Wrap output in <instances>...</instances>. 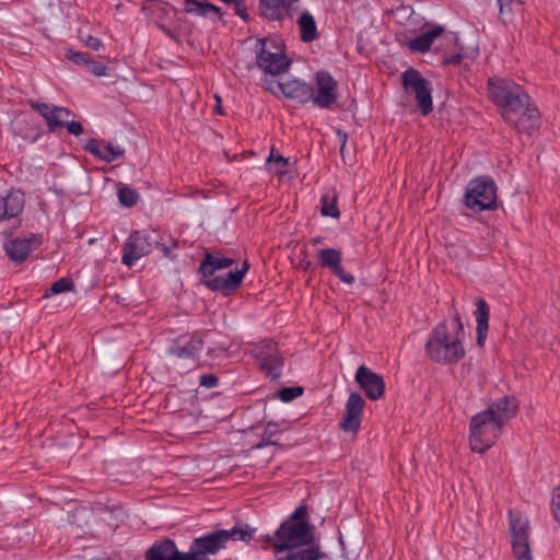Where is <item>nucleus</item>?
Listing matches in <instances>:
<instances>
[{
	"label": "nucleus",
	"mask_w": 560,
	"mask_h": 560,
	"mask_svg": "<svg viewBox=\"0 0 560 560\" xmlns=\"http://www.w3.org/2000/svg\"><path fill=\"white\" fill-rule=\"evenodd\" d=\"M477 320V345L482 347L487 338L489 307L485 300L479 299L477 302V310L475 312Z\"/></svg>",
	"instance_id": "27"
},
{
	"label": "nucleus",
	"mask_w": 560,
	"mask_h": 560,
	"mask_svg": "<svg viewBox=\"0 0 560 560\" xmlns=\"http://www.w3.org/2000/svg\"><path fill=\"white\" fill-rule=\"evenodd\" d=\"M316 94L313 92V101L315 106L320 108H329L337 102V82L326 71L316 73Z\"/></svg>",
	"instance_id": "12"
},
{
	"label": "nucleus",
	"mask_w": 560,
	"mask_h": 560,
	"mask_svg": "<svg viewBox=\"0 0 560 560\" xmlns=\"http://www.w3.org/2000/svg\"><path fill=\"white\" fill-rule=\"evenodd\" d=\"M158 26L170 37L173 38V33L170 28L165 27L164 25L158 24Z\"/></svg>",
	"instance_id": "57"
},
{
	"label": "nucleus",
	"mask_w": 560,
	"mask_h": 560,
	"mask_svg": "<svg viewBox=\"0 0 560 560\" xmlns=\"http://www.w3.org/2000/svg\"><path fill=\"white\" fill-rule=\"evenodd\" d=\"M280 163L282 167H284L288 164V159L283 158L282 155H275L273 150H271L270 155L267 158L266 163L270 167V164L272 162Z\"/></svg>",
	"instance_id": "51"
},
{
	"label": "nucleus",
	"mask_w": 560,
	"mask_h": 560,
	"mask_svg": "<svg viewBox=\"0 0 560 560\" xmlns=\"http://www.w3.org/2000/svg\"><path fill=\"white\" fill-rule=\"evenodd\" d=\"M510 126L518 132L532 133L539 127V112L532 103H527L518 109V115L506 116L505 120Z\"/></svg>",
	"instance_id": "14"
},
{
	"label": "nucleus",
	"mask_w": 560,
	"mask_h": 560,
	"mask_svg": "<svg viewBox=\"0 0 560 560\" xmlns=\"http://www.w3.org/2000/svg\"><path fill=\"white\" fill-rule=\"evenodd\" d=\"M502 425L486 410L477 413L470 421L469 443L474 452L483 453L500 436Z\"/></svg>",
	"instance_id": "5"
},
{
	"label": "nucleus",
	"mask_w": 560,
	"mask_h": 560,
	"mask_svg": "<svg viewBox=\"0 0 560 560\" xmlns=\"http://www.w3.org/2000/svg\"><path fill=\"white\" fill-rule=\"evenodd\" d=\"M88 70L97 75V77H102V75H106L107 74V67L102 63V62H98V61H95L93 59H89L86 66Z\"/></svg>",
	"instance_id": "45"
},
{
	"label": "nucleus",
	"mask_w": 560,
	"mask_h": 560,
	"mask_svg": "<svg viewBox=\"0 0 560 560\" xmlns=\"http://www.w3.org/2000/svg\"><path fill=\"white\" fill-rule=\"evenodd\" d=\"M14 133L26 141L35 142L42 136V128L32 120L24 119L16 124Z\"/></svg>",
	"instance_id": "31"
},
{
	"label": "nucleus",
	"mask_w": 560,
	"mask_h": 560,
	"mask_svg": "<svg viewBox=\"0 0 560 560\" xmlns=\"http://www.w3.org/2000/svg\"><path fill=\"white\" fill-rule=\"evenodd\" d=\"M464 325L457 312L452 320L440 323L430 335L425 343V353L434 362L440 364H454L465 355L462 343Z\"/></svg>",
	"instance_id": "1"
},
{
	"label": "nucleus",
	"mask_w": 560,
	"mask_h": 560,
	"mask_svg": "<svg viewBox=\"0 0 560 560\" xmlns=\"http://www.w3.org/2000/svg\"><path fill=\"white\" fill-rule=\"evenodd\" d=\"M36 237L14 238L5 243L4 250L12 261L22 262L36 248Z\"/></svg>",
	"instance_id": "21"
},
{
	"label": "nucleus",
	"mask_w": 560,
	"mask_h": 560,
	"mask_svg": "<svg viewBox=\"0 0 560 560\" xmlns=\"http://www.w3.org/2000/svg\"><path fill=\"white\" fill-rule=\"evenodd\" d=\"M365 407V400L359 393H351L345 406V413L339 427L345 432L355 433L361 425L362 413Z\"/></svg>",
	"instance_id": "13"
},
{
	"label": "nucleus",
	"mask_w": 560,
	"mask_h": 560,
	"mask_svg": "<svg viewBox=\"0 0 560 560\" xmlns=\"http://www.w3.org/2000/svg\"><path fill=\"white\" fill-rule=\"evenodd\" d=\"M319 265L329 268L340 281L352 284L354 277L351 273H347L341 266V253L335 248H323L318 252Z\"/></svg>",
	"instance_id": "16"
},
{
	"label": "nucleus",
	"mask_w": 560,
	"mask_h": 560,
	"mask_svg": "<svg viewBox=\"0 0 560 560\" xmlns=\"http://www.w3.org/2000/svg\"><path fill=\"white\" fill-rule=\"evenodd\" d=\"M144 241L145 244L142 243V256L154 250L162 253L164 256H170V247L161 243V236L155 230L152 231V235H145Z\"/></svg>",
	"instance_id": "33"
},
{
	"label": "nucleus",
	"mask_w": 560,
	"mask_h": 560,
	"mask_svg": "<svg viewBox=\"0 0 560 560\" xmlns=\"http://www.w3.org/2000/svg\"><path fill=\"white\" fill-rule=\"evenodd\" d=\"M234 11H235V14H237L241 19L243 20H248V13H247V9L246 7L243 4V0H238L235 4H234Z\"/></svg>",
	"instance_id": "49"
},
{
	"label": "nucleus",
	"mask_w": 560,
	"mask_h": 560,
	"mask_svg": "<svg viewBox=\"0 0 560 560\" xmlns=\"http://www.w3.org/2000/svg\"><path fill=\"white\" fill-rule=\"evenodd\" d=\"M71 113L66 107L54 106V114L50 117L48 131L55 132L58 128L65 127Z\"/></svg>",
	"instance_id": "36"
},
{
	"label": "nucleus",
	"mask_w": 560,
	"mask_h": 560,
	"mask_svg": "<svg viewBox=\"0 0 560 560\" xmlns=\"http://www.w3.org/2000/svg\"><path fill=\"white\" fill-rule=\"evenodd\" d=\"M234 264V259L223 257L220 253H207L199 266L202 277H211L217 270L225 269Z\"/></svg>",
	"instance_id": "24"
},
{
	"label": "nucleus",
	"mask_w": 560,
	"mask_h": 560,
	"mask_svg": "<svg viewBox=\"0 0 560 560\" xmlns=\"http://www.w3.org/2000/svg\"><path fill=\"white\" fill-rule=\"evenodd\" d=\"M207 4L208 3H203V2L200 3V8H199L197 15L207 16L210 13V10H208V8H206Z\"/></svg>",
	"instance_id": "55"
},
{
	"label": "nucleus",
	"mask_w": 560,
	"mask_h": 560,
	"mask_svg": "<svg viewBox=\"0 0 560 560\" xmlns=\"http://www.w3.org/2000/svg\"><path fill=\"white\" fill-rule=\"evenodd\" d=\"M255 528H252L248 524L237 523L232 529H223V533L226 534V542L230 540H240L244 542H248L252 538Z\"/></svg>",
	"instance_id": "34"
},
{
	"label": "nucleus",
	"mask_w": 560,
	"mask_h": 560,
	"mask_svg": "<svg viewBox=\"0 0 560 560\" xmlns=\"http://www.w3.org/2000/svg\"><path fill=\"white\" fill-rule=\"evenodd\" d=\"M118 198L122 206L131 207L136 205L138 200V194L128 187H120L118 189Z\"/></svg>",
	"instance_id": "40"
},
{
	"label": "nucleus",
	"mask_w": 560,
	"mask_h": 560,
	"mask_svg": "<svg viewBox=\"0 0 560 560\" xmlns=\"http://www.w3.org/2000/svg\"><path fill=\"white\" fill-rule=\"evenodd\" d=\"M65 127L71 135L74 136H80L83 132V127L78 121H68Z\"/></svg>",
	"instance_id": "48"
},
{
	"label": "nucleus",
	"mask_w": 560,
	"mask_h": 560,
	"mask_svg": "<svg viewBox=\"0 0 560 560\" xmlns=\"http://www.w3.org/2000/svg\"><path fill=\"white\" fill-rule=\"evenodd\" d=\"M79 38L80 40L88 47L93 50H100L103 48V42L100 38H96L90 34H85L82 31H79Z\"/></svg>",
	"instance_id": "41"
},
{
	"label": "nucleus",
	"mask_w": 560,
	"mask_h": 560,
	"mask_svg": "<svg viewBox=\"0 0 560 560\" xmlns=\"http://www.w3.org/2000/svg\"><path fill=\"white\" fill-rule=\"evenodd\" d=\"M206 8H208V10H210V12H214V13H220L221 9L217 5H213V4H207Z\"/></svg>",
	"instance_id": "56"
},
{
	"label": "nucleus",
	"mask_w": 560,
	"mask_h": 560,
	"mask_svg": "<svg viewBox=\"0 0 560 560\" xmlns=\"http://www.w3.org/2000/svg\"><path fill=\"white\" fill-rule=\"evenodd\" d=\"M30 106L32 109L38 112L40 116L45 119L47 127L49 126V120L51 115L54 114V106L46 103H39L33 100L28 101Z\"/></svg>",
	"instance_id": "39"
},
{
	"label": "nucleus",
	"mask_w": 560,
	"mask_h": 560,
	"mask_svg": "<svg viewBox=\"0 0 560 560\" xmlns=\"http://www.w3.org/2000/svg\"><path fill=\"white\" fill-rule=\"evenodd\" d=\"M489 95L502 107L504 120L506 116L518 115V109L532 102L522 86L506 79L489 80Z\"/></svg>",
	"instance_id": "3"
},
{
	"label": "nucleus",
	"mask_w": 560,
	"mask_h": 560,
	"mask_svg": "<svg viewBox=\"0 0 560 560\" xmlns=\"http://www.w3.org/2000/svg\"><path fill=\"white\" fill-rule=\"evenodd\" d=\"M24 203V194L20 190H10L5 196H0V222L18 217Z\"/></svg>",
	"instance_id": "20"
},
{
	"label": "nucleus",
	"mask_w": 560,
	"mask_h": 560,
	"mask_svg": "<svg viewBox=\"0 0 560 560\" xmlns=\"http://www.w3.org/2000/svg\"><path fill=\"white\" fill-rule=\"evenodd\" d=\"M264 86L267 91L271 92L272 94H277L280 90L276 88V84L279 82H273L272 80L264 79Z\"/></svg>",
	"instance_id": "52"
},
{
	"label": "nucleus",
	"mask_w": 560,
	"mask_h": 560,
	"mask_svg": "<svg viewBox=\"0 0 560 560\" xmlns=\"http://www.w3.org/2000/svg\"><path fill=\"white\" fill-rule=\"evenodd\" d=\"M276 88L288 98L299 103H307L313 98V86L299 79L279 82Z\"/></svg>",
	"instance_id": "18"
},
{
	"label": "nucleus",
	"mask_w": 560,
	"mask_h": 560,
	"mask_svg": "<svg viewBox=\"0 0 560 560\" xmlns=\"http://www.w3.org/2000/svg\"><path fill=\"white\" fill-rule=\"evenodd\" d=\"M354 380L369 399L378 400L384 396L385 383L383 377L365 365L358 368Z\"/></svg>",
	"instance_id": "11"
},
{
	"label": "nucleus",
	"mask_w": 560,
	"mask_h": 560,
	"mask_svg": "<svg viewBox=\"0 0 560 560\" xmlns=\"http://www.w3.org/2000/svg\"><path fill=\"white\" fill-rule=\"evenodd\" d=\"M551 512L555 520L560 523V489L556 491L551 500Z\"/></svg>",
	"instance_id": "46"
},
{
	"label": "nucleus",
	"mask_w": 560,
	"mask_h": 560,
	"mask_svg": "<svg viewBox=\"0 0 560 560\" xmlns=\"http://www.w3.org/2000/svg\"><path fill=\"white\" fill-rule=\"evenodd\" d=\"M298 25L301 31V39L304 43H311L317 39L318 32L314 16L308 12H303L298 19Z\"/></svg>",
	"instance_id": "30"
},
{
	"label": "nucleus",
	"mask_w": 560,
	"mask_h": 560,
	"mask_svg": "<svg viewBox=\"0 0 560 560\" xmlns=\"http://www.w3.org/2000/svg\"><path fill=\"white\" fill-rule=\"evenodd\" d=\"M337 136H338V138H339V140H340V142H341L340 153H341V155L343 156V154H345V148H346L347 139H348V135H347V132H345V131H342V130L338 129V130H337Z\"/></svg>",
	"instance_id": "53"
},
{
	"label": "nucleus",
	"mask_w": 560,
	"mask_h": 560,
	"mask_svg": "<svg viewBox=\"0 0 560 560\" xmlns=\"http://www.w3.org/2000/svg\"><path fill=\"white\" fill-rule=\"evenodd\" d=\"M255 55L257 67L270 75L285 73L292 63L281 44L272 38L258 39L255 45Z\"/></svg>",
	"instance_id": "4"
},
{
	"label": "nucleus",
	"mask_w": 560,
	"mask_h": 560,
	"mask_svg": "<svg viewBox=\"0 0 560 560\" xmlns=\"http://www.w3.org/2000/svg\"><path fill=\"white\" fill-rule=\"evenodd\" d=\"M276 173L281 174V173H283V171L282 170H277Z\"/></svg>",
	"instance_id": "58"
},
{
	"label": "nucleus",
	"mask_w": 560,
	"mask_h": 560,
	"mask_svg": "<svg viewBox=\"0 0 560 560\" xmlns=\"http://www.w3.org/2000/svg\"><path fill=\"white\" fill-rule=\"evenodd\" d=\"M499 5V19L504 23H510L513 21L515 13H517L522 5L523 1L521 0H497Z\"/></svg>",
	"instance_id": "32"
},
{
	"label": "nucleus",
	"mask_w": 560,
	"mask_h": 560,
	"mask_svg": "<svg viewBox=\"0 0 560 560\" xmlns=\"http://www.w3.org/2000/svg\"><path fill=\"white\" fill-rule=\"evenodd\" d=\"M509 516L515 560H533L529 547V522L513 511L509 512Z\"/></svg>",
	"instance_id": "8"
},
{
	"label": "nucleus",
	"mask_w": 560,
	"mask_h": 560,
	"mask_svg": "<svg viewBox=\"0 0 560 560\" xmlns=\"http://www.w3.org/2000/svg\"><path fill=\"white\" fill-rule=\"evenodd\" d=\"M145 560H188L187 552L177 549L172 539L156 541L145 551Z\"/></svg>",
	"instance_id": "17"
},
{
	"label": "nucleus",
	"mask_w": 560,
	"mask_h": 560,
	"mask_svg": "<svg viewBox=\"0 0 560 560\" xmlns=\"http://www.w3.org/2000/svg\"><path fill=\"white\" fill-rule=\"evenodd\" d=\"M444 33V27L435 25L430 31L424 32L416 38L408 42V47L413 51L424 52L431 48L434 39L440 37Z\"/></svg>",
	"instance_id": "25"
},
{
	"label": "nucleus",
	"mask_w": 560,
	"mask_h": 560,
	"mask_svg": "<svg viewBox=\"0 0 560 560\" xmlns=\"http://www.w3.org/2000/svg\"><path fill=\"white\" fill-rule=\"evenodd\" d=\"M465 205L472 210L483 211L497 208V185L490 177L470 180L465 194Z\"/></svg>",
	"instance_id": "6"
},
{
	"label": "nucleus",
	"mask_w": 560,
	"mask_h": 560,
	"mask_svg": "<svg viewBox=\"0 0 560 560\" xmlns=\"http://www.w3.org/2000/svg\"><path fill=\"white\" fill-rule=\"evenodd\" d=\"M142 11L158 20H162L168 15L172 8L159 0H142Z\"/></svg>",
	"instance_id": "35"
},
{
	"label": "nucleus",
	"mask_w": 560,
	"mask_h": 560,
	"mask_svg": "<svg viewBox=\"0 0 560 560\" xmlns=\"http://www.w3.org/2000/svg\"><path fill=\"white\" fill-rule=\"evenodd\" d=\"M401 83L408 93L415 95L421 114L424 116L430 114L433 109L430 81L424 79L418 70L409 68L401 74Z\"/></svg>",
	"instance_id": "7"
},
{
	"label": "nucleus",
	"mask_w": 560,
	"mask_h": 560,
	"mask_svg": "<svg viewBox=\"0 0 560 560\" xmlns=\"http://www.w3.org/2000/svg\"><path fill=\"white\" fill-rule=\"evenodd\" d=\"M248 268H249V265L245 260L240 270L230 271L224 277L218 276V277L210 278L208 280H205L203 284L213 291H220L225 294H229L230 292L236 290L241 285L243 278H244L245 273L247 272Z\"/></svg>",
	"instance_id": "15"
},
{
	"label": "nucleus",
	"mask_w": 560,
	"mask_h": 560,
	"mask_svg": "<svg viewBox=\"0 0 560 560\" xmlns=\"http://www.w3.org/2000/svg\"><path fill=\"white\" fill-rule=\"evenodd\" d=\"M200 385L212 388L218 385V377L213 374H205L200 376Z\"/></svg>",
	"instance_id": "47"
},
{
	"label": "nucleus",
	"mask_w": 560,
	"mask_h": 560,
	"mask_svg": "<svg viewBox=\"0 0 560 560\" xmlns=\"http://www.w3.org/2000/svg\"><path fill=\"white\" fill-rule=\"evenodd\" d=\"M291 1L290 0H260L259 12L269 21H281L291 16Z\"/></svg>",
	"instance_id": "22"
},
{
	"label": "nucleus",
	"mask_w": 560,
	"mask_h": 560,
	"mask_svg": "<svg viewBox=\"0 0 560 560\" xmlns=\"http://www.w3.org/2000/svg\"><path fill=\"white\" fill-rule=\"evenodd\" d=\"M325 557V553L320 551L318 544H310L308 546L298 547L289 549V553L281 560H319Z\"/></svg>",
	"instance_id": "28"
},
{
	"label": "nucleus",
	"mask_w": 560,
	"mask_h": 560,
	"mask_svg": "<svg viewBox=\"0 0 560 560\" xmlns=\"http://www.w3.org/2000/svg\"><path fill=\"white\" fill-rule=\"evenodd\" d=\"M463 59L462 54H454L444 59V63L458 65Z\"/></svg>",
	"instance_id": "54"
},
{
	"label": "nucleus",
	"mask_w": 560,
	"mask_h": 560,
	"mask_svg": "<svg viewBox=\"0 0 560 560\" xmlns=\"http://www.w3.org/2000/svg\"><path fill=\"white\" fill-rule=\"evenodd\" d=\"M84 149L106 162H113L124 153L119 147H115L108 142L98 141L96 139H90L85 143Z\"/></svg>",
	"instance_id": "23"
},
{
	"label": "nucleus",
	"mask_w": 560,
	"mask_h": 560,
	"mask_svg": "<svg viewBox=\"0 0 560 560\" xmlns=\"http://www.w3.org/2000/svg\"><path fill=\"white\" fill-rule=\"evenodd\" d=\"M278 433L277 425L272 422H269L264 431L261 440L254 445L252 448H262L267 445H277L276 441H272L271 438Z\"/></svg>",
	"instance_id": "38"
},
{
	"label": "nucleus",
	"mask_w": 560,
	"mask_h": 560,
	"mask_svg": "<svg viewBox=\"0 0 560 560\" xmlns=\"http://www.w3.org/2000/svg\"><path fill=\"white\" fill-rule=\"evenodd\" d=\"M303 394V388L302 387H283L280 392H279V398L282 400V401H291L293 399H295L296 397L301 396Z\"/></svg>",
	"instance_id": "43"
},
{
	"label": "nucleus",
	"mask_w": 560,
	"mask_h": 560,
	"mask_svg": "<svg viewBox=\"0 0 560 560\" xmlns=\"http://www.w3.org/2000/svg\"><path fill=\"white\" fill-rule=\"evenodd\" d=\"M336 201H337L336 194H334L332 196H330L328 194L324 195L320 199L322 214L325 217L339 218L340 212L337 208Z\"/></svg>",
	"instance_id": "37"
},
{
	"label": "nucleus",
	"mask_w": 560,
	"mask_h": 560,
	"mask_svg": "<svg viewBox=\"0 0 560 560\" xmlns=\"http://www.w3.org/2000/svg\"><path fill=\"white\" fill-rule=\"evenodd\" d=\"M260 370L272 381L278 380L283 365V358L273 340H265L257 350Z\"/></svg>",
	"instance_id": "10"
},
{
	"label": "nucleus",
	"mask_w": 560,
	"mask_h": 560,
	"mask_svg": "<svg viewBox=\"0 0 560 560\" xmlns=\"http://www.w3.org/2000/svg\"><path fill=\"white\" fill-rule=\"evenodd\" d=\"M139 244H140V234L138 231H133L122 247V258L121 261L124 265L131 267L139 259Z\"/></svg>",
	"instance_id": "29"
},
{
	"label": "nucleus",
	"mask_w": 560,
	"mask_h": 560,
	"mask_svg": "<svg viewBox=\"0 0 560 560\" xmlns=\"http://www.w3.org/2000/svg\"><path fill=\"white\" fill-rule=\"evenodd\" d=\"M66 58L69 59L70 61H72L73 63L75 65H83V66H86L89 59H90V56L85 52H81V51H74L72 49H68L66 51Z\"/></svg>",
	"instance_id": "44"
},
{
	"label": "nucleus",
	"mask_w": 560,
	"mask_h": 560,
	"mask_svg": "<svg viewBox=\"0 0 560 560\" xmlns=\"http://www.w3.org/2000/svg\"><path fill=\"white\" fill-rule=\"evenodd\" d=\"M73 288V282L69 278H60L55 281L50 287L51 294H59L62 292L70 291Z\"/></svg>",
	"instance_id": "42"
},
{
	"label": "nucleus",
	"mask_w": 560,
	"mask_h": 560,
	"mask_svg": "<svg viewBox=\"0 0 560 560\" xmlns=\"http://www.w3.org/2000/svg\"><path fill=\"white\" fill-rule=\"evenodd\" d=\"M313 529L307 520V509L301 505L276 530L275 537L267 536V540H273L276 551L282 552L313 544L315 541Z\"/></svg>",
	"instance_id": "2"
},
{
	"label": "nucleus",
	"mask_w": 560,
	"mask_h": 560,
	"mask_svg": "<svg viewBox=\"0 0 560 560\" xmlns=\"http://www.w3.org/2000/svg\"><path fill=\"white\" fill-rule=\"evenodd\" d=\"M203 341L201 338L192 337L184 345H176L170 349L171 354L178 359L196 360L202 350Z\"/></svg>",
	"instance_id": "26"
},
{
	"label": "nucleus",
	"mask_w": 560,
	"mask_h": 560,
	"mask_svg": "<svg viewBox=\"0 0 560 560\" xmlns=\"http://www.w3.org/2000/svg\"><path fill=\"white\" fill-rule=\"evenodd\" d=\"M226 534L223 529L195 538L187 551L188 560H210L208 555H215L225 548Z\"/></svg>",
	"instance_id": "9"
},
{
	"label": "nucleus",
	"mask_w": 560,
	"mask_h": 560,
	"mask_svg": "<svg viewBox=\"0 0 560 560\" xmlns=\"http://www.w3.org/2000/svg\"><path fill=\"white\" fill-rule=\"evenodd\" d=\"M185 1V11L188 13L197 14L200 8V3L198 0H184Z\"/></svg>",
	"instance_id": "50"
},
{
	"label": "nucleus",
	"mask_w": 560,
	"mask_h": 560,
	"mask_svg": "<svg viewBox=\"0 0 560 560\" xmlns=\"http://www.w3.org/2000/svg\"><path fill=\"white\" fill-rule=\"evenodd\" d=\"M486 411L503 427L506 421L516 417L518 401L514 396H504L490 405Z\"/></svg>",
	"instance_id": "19"
}]
</instances>
